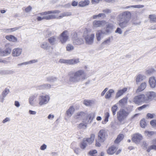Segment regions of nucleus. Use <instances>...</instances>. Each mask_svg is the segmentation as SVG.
Segmentation results:
<instances>
[{"label": "nucleus", "instance_id": "f257e3e1", "mask_svg": "<svg viewBox=\"0 0 156 156\" xmlns=\"http://www.w3.org/2000/svg\"><path fill=\"white\" fill-rule=\"evenodd\" d=\"M131 17V13L129 11H126L120 13L117 16L119 27L122 29L127 27Z\"/></svg>", "mask_w": 156, "mask_h": 156}, {"label": "nucleus", "instance_id": "f03ea898", "mask_svg": "<svg viewBox=\"0 0 156 156\" xmlns=\"http://www.w3.org/2000/svg\"><path fill=\"white\" fill-rule=\"evenodd\" d=\"M86 79V74L84 71L80 69L73 73L72 75L70 76L69 81L70 83L75 84Z\"/></svg>", "mask_w": 156, "mask_h": 156}, {"label": "nucleus", "instance_id": "7ed1b4c3", "mask_svg": "<svg viewBox=\"0 0 156 156\" xmlns=\"http://www.w3.org/2000/svg\"><path fill=\"white\" fill-rule=\"evenodd\" d=\"M60 11L58 10H54L51 11H49L43 12H42L39 13L38 15H40L43 16H37V21H41L43 20H49L52 19H55V16L54 15V14L59 13Z\"/></svg>", "mask_w": 156, "mask_h": 156}, {"label": "nucleus", "instance_id": "20e7f679", "mask_svg": "<svg viewBox=\"0 0 156 156\" xmlns=\"http://www.w3.org/2000/svg\"><path fill=\"white\" fill-rule=\"evenodd\" d=\"M90 32V30L89 29H85L83 37L85 40L86 43L87 44L91 45L94 42V35L93 34H89Z\"/></svg>", "mask_w": 156, "mask_h": 156}, {"label": "nucleus", "instance_id": "39448f33", "mask_svg": "<svg viewBox=\"0 0 156 156\" xmlns=\"http://www.w3.org/2000/svg\"><path fill=\"white\" fill-rule=\"evenodd\" d=\"M115 28L113 25L111 23H109L107 25V27L105 29V31H102L101 30H99L96 33V37L98 41H99L101 39L102 34H106L111 33L112 30Z\"/></svg>", "mask_w": 156, "mask_h": 156}, {"label": "nucleus", "instance_id": "423d86ee", "mask_svg": "<svg viewBox=\"0 0 156 156\" xmlns=\"http://www.w3.org/2000/svg\"><path fill=\"white\" fill-rule=\"evenodd\" d=\"M95 136V135L94 134H92L90 135V138H84L82 142L80 144V148L82 149H84L88 144H92L94 140Z\"/></svg>", "mask_w": 156, "mask_h": 156}, {"label": "nucleus", "instance_id": "0eeeda50", "mask_svg": "<svg viewBox=\"0 0 156 156\" xmlns=\"http://www.w3.org/2000/svg\"><path fill=\"white\" fill-rule=\"evenodd\" d=\"M129 112L126 109H122L117 112V118L120 122H122L128 116Z\"/></svg>", "mask_w": 156, "mask_h": 156}, {"label": "nucleus", "instance_id": "6e6552de", "mask_svg": "<svg viewBox=\"0 0 156 156\" xmlns=\"http://www.w3.org/2000/svg\"><path fill=\"white\" fill-rule=\"evenodd\" d=\"M50 97L49 95H40L39 96L38 101L39 105L40 106L46 104L49 101Z\"/></svg>", "mask_w": 156, "mask_h": 156}, {"label": "nucleus", "instance_id": "1a4fd4ad", "mask_svg": "<svg viewBox=\"0 0 156 156\" xmlns=\"http://www.w3.org/2000/svg\"><path fill=\"white\" fill-rule=\"evenodd\" d=\"M145 95L140 94L135 96L133 98V101L135 104L139 105L142 103L145 102Z\"/></svg>", "mask_w": 156, "mask_h": 156}, {"label": "nucleus", "instance_id": "9d476101", "mask_svg": "<svg viewBox=\"0 0 156 156\" xmlns=\"http://www.w3.org/2000/svg\"><path fill=\"white\" fill-rule=\"evenodd\" d=\"M156 97V93L153 91L147 92L145 95V102L148 103Z\"/></svg>", "mask_w": 156, "mask_h": 156}, {"label": "nucleus", "instance_id": "9b49d317", "mask_svg": "<svg viewBox=\"0 0 156 156\" xmlns=\"http://www.w3.org/2000/svg\"><path fill=\"white\" fill-rule=\"evenodd\" d=\"M73 43L74 45H80L83 43V41L82 38H79L76 33H74L72 37Z\"/></svg>", "mask_w": 156, "mask_h": 156}, {"label": "nucleus", "instance_id": "f8f14e48", "mask_svg": "<svg viewBox=\"0 0 156 156\" xmlns=\"http://www.w3.org/2000/svg\"><path fill=\"white\" fill-rule=\"evenodd\" d=\"M98 136L99 141L103 142L107 136V134L105 130L102 129L98 133Z\"/></svg>", "mask_w": 156, "mask_h": 156}, {"label": "nucleus", "instance_id": "ddd939ff", "mask_svg": "<svg viewBox=\"0 0 156 156\" xmlns=\"http://www.w3.org/2000/svg\"><path fill=\"white\" fill-rule=\"evenodd\" d=\"M59 39L61 43H65L69 39L68 32L65 31L61 33Z\"/></svg>", "mask_w": 156, "mask_h": 156}, {"label": "nucleus", "instance_id": "4468645a", "mask_svg": "<svg viewBox=\"0 0 156 156\" xmlns=\"http://www.w3.org/2000/svg\"><path fill=\"white\" fill-rule=\"evenodd\" d=\"M142 139V135L139 133L134 134L132 138V140L136 144L138 143Z\"/></svg>", "mask_w": 156, "mask_h": 156}, {"label": "nucleus", "instance_id": "2eb2a0df", "mask_svg": "<svg viewBox=\"0 0 156 156\" xmlns=\"http://www.w3.org/2000/svg\"><path fill=\"white\" fill-rule=\"evenodd\" d=\"M117 149V147L114 145H112L107 150V152L109 155H112L115 153Z\"/></svg>", "mask_w": 156, "mask_h": 156}, {"label": "nucleus", "instance_id": "dca6fc26", "mask_svg": "<svg viewBox=\"0 0 156 156\" xmlns=\"http://www.w3.org/2000/svg\"><path fill=\"white\" fill-rule=\"evenodd\" d=\"M105 24L104 21L94 20L93 22V27H100L103 26Z\"/></svg>", "mask_w": 156, "mask_h": 156}, {"label": "nucleus", "instance_id": "f3484780", "mask_svg": "<svg viewBox=\"0 0 156 156\" xmlns=\"http://www.w3.org/2000/svg\"><path fill=\"white\" fill-rule=\"evenodd\" d=\"M75 111V108L73 106H71L66 111V115L68 118H70L73 115Z\"/></svg>", "mask_w": 156, "mask_h": 156}, {"label": "nucleus", "instance_id": "a211bd4d", "mask_svg": "<svg viewBox=\"0 0 156 156\" xmlns=\"http://www.w3.org/2000/svg\"><path fill=\"white\" fill-rule=\"evenodd\" d=\"M146 79V77L144 75L139 74L136 75L135 77L136 83L137 84L139 83Z\"/></svg>", "mask_w": 156, "mask_h": 156}, {"label": "nucleus", "instance_id": "6ab92c4d", "mask_svg": "<svg viewBox=\"0 0 156 156\" xmlns=\"http://www.w3.org/2000/svg\"><path fill=\"white\" fill-rule=\"evenodd\" d=\"M9 90L7 88H5L2 93L1 95L0 96V101L2 103L4 102L5 98L9 93Z\"/></svg>", "mask_w": 156, "mask_h": 156}, {"label": "nucleus", "instance_id": "aec40b11", "mask_svg": "<svg viewBox=\"0 0 156 156\" xmlns=\"http://www.w3.org/2000/svg\"><path fill=\"white\" fill-rule=\"evenodd\" d=\"M149 83L151 87L154 88L156 85V81L155 77L153 76L150 77L149 78Z\"/></svg>", "mask_w": 156, "mask_h": 156}, {"label": "nucleus", "instance_id": "412c9836", "mask_svg": "<svg viewBox=\"0 0 156 156\" xmlns=\"http://www.w3.org/2000/svg\"><path fill=\"white\" fill-rule=\"evenodd\" d=\"M147 83L145 82H142L138 87L137 89L136 90V92L138 93L143 91L145 89Z\"/></svg>", "mask_w": 156, "mask_h": 156}, {"label": "nucleus", "instance_id": "4be33fe9", "mask_svg": "<svg viewBox=\"0 0 156 156\" xmlns=\"http://www.w3.org/2000/svg\"><path fill=\"white\" fill-rule=\"evenodd\" d=\"M72 13L70 12H65L60 14L59 16H58L54 14V16L56 18L55 19H60L62 18V17L64 16H71Z\"/></svg>", "mask_w": 156, "mask_h": 156}, {"label": "nucleus", "instance_id": "5701e85b", "mask_svg": "<svg viewBox=\"0 0 156 156\" xmlns=\"http://www.w3.org/2000/svg\"><path fill=\"white\" fill-rule=\"evenodd\" d=\"M127 90V88L125 87L118 90L116 93L115 98H118L122 95Z\"/></svg>", "mask_w": 156, "mask_h": 156}, {"label": "nucleus", "instance_id": "b1692460", "mask_svg": "<svg viewBox=\"0 0 156 156\" xmlns=\"http://www.w3.org/2000/svg\"><path fill=\"white\" fill-rule=\"evenodd\" d=\"M22 53V49L19 48H16L13 49L12 51V54L14 56H20Z\"/></svg>", "mask_w": 156, "mask_h": 156}, {"label": "nucleus", "instance_id": "393cba45", "mask_svg": "<svg viewBox=\"0 0 156 156\" xmlns=\"http://www.w3.org/2000/svg\"><path fill=\"white\" fill-rule=\"evenodd\" d=\"M152 145L149 147L147 150V151L148 152L152 149L156 150V139H154L152 140Z\"/></svg>", "mask_w": 156, "mask_h": 156}, {"label": "nucleus", "instance_id": "a878e982", "mask_svg": "<svg viewBox=\"0 0 156 156\" xmlns=\"http://www.w3.org/2000/svg\"><path fill=\"white\" fill-rule=\"evenodd\" d=\"M95 116L94 114L92 112L88 114L86 119L85 120L88 123H90Z\"/></svg>", "mask_w": 156, "mask_h": 156}, {"label": "nucleus", "instance_id": "bb28decb", "mask_svg": "<svg viewBox=\"0 0 156 156\" xmlns=\"http://www.w3.org/2000/svg\"><path fill=\"white\" fill-rule=\"evenodd\" d=\"M36 96L34 95H32L29 98V103L31 105L34 106L36 104L35 99Z\"/></svg>", "mask_w": 156, "mask_h": 156}, {"label": "nucleus", "instance_id": "cd10ccee", "mask_svg": "<svg viewBox=\"0 0 156 156\" xmlns=\"http://www.w3.org/2000/svg\"><path fill=\"white\" fill-rule=\"evenodd\" d=\"M79 59L78 58L67 59L66 64L69 65H73L79 63Z\"/></svg>", "mask_w": 156, "mask_h": 156}, {"label": "nucleus", "instance_id": "c85d7f7f", "mask_svg": "<svg viewBox=\"0 0 156 156\" xmlns=\"http://www.w3.org/2000/svg\"><path fill=\"white\" fill-rule=\"evenodd\" d=\"M5 38L8 40L12 42H16L17 41V38L13 35H9L5 36Z\"/></svg>", "mask_w": 156, "mask_h": 156}, {"label": "nucleus", "instance_id": "c756f323", "mask_svg": "<svg viewBox=\"0 0 156 156\" xmlns=\"http://www.w3.org/2000/svg\"><path fill=\"white\" fill-rule=\"evenodd\" d=\"M51 87V85L48 83L44 84L38 87V89L40 90L48 89H50Z\"/></svg>", "mask_w": 156, "mask_h": 156}, {"label": "nucleus", "instance_id": "7c9ffc66", "mask_svg": "<svg viewBox=\"0 0 156 156\" xmlns=\"http://www.w3.org/2000/svg\"><path fill=\"white\" fill-rule=\"evenodd\" d=\"M114 92V91L113 89H109L106 93L105 98L106 99H109L111 97L113 94Z\"/></svg>", "mask_w": 156, "mask_h": 156}, {"label": "nucleus", "instance_id": "2f4dec72", "mask_svg": "<svg viewBox=\"0 0 156 156\" xmlns=\"http://www.w3.org/2000/svg\"><path fill=\"white\" fill-rule=\"evenodd\" d=\"M40 47L45 50H48L50 49L51 46L49 45L46 42H42L41 44Z\"/></svg>", "mask_w": 156, "mask_h": 156}, {"label": "nucleus", "instance_id": "473e14b6", "mask_svg": "<svg viewBox=\"0 0 156 156\" xmlns=\"http://www.w3.org/2000/svg\"><path fill=\"white\" fill-rule=\"evenodd\" d=\"M57 37L56 36H53L50 37L48 39V42L52 45L55 44L56 42Z\"/></svg>", "mask_w": 156, "mask_h": 156}, {"label": "nucleus", "instance_id": "72a5a7b5", "mask_svg": "<svg viewBox=\"0 0 156 156\" xmlns=\"http://www.w3.org/2000/svg\"><path fill=\"white\" fill-rule=\"evenodd\" d=\"M90 3V1L88 0H84L78 3V5L80 7H84L88 5Z\"/></svg>", "mask_w": 156, "mask_h": 156}, {"label": "nucleus", "instance_id": "f704fd0d", "mask_svg": "<svg viewBox=\"0 0 156 156\" xmlns=\"http://www.w3.org/2000/svg\"><path fill=\"white\" fill-rule=\"evenodd\" d=\"M85 115V113L83 112H81L75 114L74 116V118L76 119H81Z\"/></svg>", "mask_w": 156, "mask_h": 156}, {"label": "nucleus", "instance_id": "c9c22d12", "mask_svg": "<svg viewBox=\"0 0 156 156\" xmlns=\"http://www.w3.org/2000/svg\"><path fill=\"white\" fill-rule=\"evenodd\" d=\"M38 61L37 59H34L30 61H29L25 62H24L20 64H18V66H20L22 65H26L28 64H31L32 63H35L37 62Z\"/></svg>", "mask_w": 156, "mask_h": 156}, {"label": "nucleus", "instance_id": "e433bc0d", "mask_svg": "<svg viewBox=\"0 0 156 156\" xmlns=\"http://www.w3.org/2000/svg\"><path fill=\"white\" fill-rule=\"evenodd\" d=\"M83 122H85V123L82 122L80 123L78 125V127L79 128L83 129H85L86 128L88 123L84 120H83Z\"/></svg>", "mask_w": 156, "mask_h": 156}, {"label": "nucleus", "instance_id": "4c0bfd02", "mask_svg": "<svg viewBox=\"0 0 156 156\" xmlns=\"http://www.w3.org/2000/svg\"><path fill=\"white\" fill-rule=\"evenodd\" d=\"M150 22L151 23H156V15L154 14L150 15L149 16Z\"/></svg>", "mask_w": 156, "mask_h": 156}, {"label": "nucleus", "instance_id": "58836bf2", "mask_svg": "<svg viewBox=\"0 0 156 156\" xmlns=\"http://www.w3.org/2000/svg\"><path fill=\"white\" fill-rule=\"evenodd\" d=\"M57 79V78L53 76H48L46 78V80L48 81L51 83L56 81Z\"/></svg>", "mask_w": 156, "mask_h": 156}, {"label": "nucleus", "instance_id": "ea45409f", "mask_svg": "<svg viewBox=\"0 0 156 156\" xmlns=\"http://www.w3.org/2000/svg\"><path fill=\"white\" fill-rule=\"evenodd\" d=\"M124 136L123 134H119L115 141V144H118L119 143L123 138Z\"/></svg>", "mask_w": 156, "mask_h": 156}, {"label": "nucleus", "instance_id": "a19ab883", "mask_svg": "<svg viewBox=\"0 0 156 156\" xmlns=\"http://www.w3.org/2000/svg\"><path fill=\"white\" fill-rule=\"evenodd\" d=\"M94 103V101L93 100H85L83 101V104L86 106H90Z\"/></svg>", "mask_w": 156, "mask_h": 156}, {"label": "nucleus", "instance_id": "79ce46f5", "mask_svg": "<svg viewBox=\"0 0 156 156\" xmlns=\"http://www.w3.org/2000/svg\"><path fill=\"white\" fill-rule=\"evenodd\" d=\"M144 7V5H132L129 6H127L125 8V9H127L130 8H142Z\"/></svg>", "mask_w": 156, "mask_h": 156}, {"label": "nucleus", "instance_id": "37998d69", "mask_svg": "<svg viewBox=\"0 0 156 156\" xmlns=\"http://www.w3.org/2000/svg\"><path fill=\"white\" fill-rule=\"evenodd\" d=\"M140 126L142 128H145L147 126V123L145 121V119H143L140 120Z\"/></svg>", "mask_w": 156, "mask_h": 156}, {"label": "nucleus", "instance_id": "c03bdc74", "mask_svg": "<svg viewBox=\"0 0 156 156\" xmlns=\"http://www.w3.org/2000/svg\"><path fill=\"white\" fill-rule=\"evenodd\" d=\"M144 133L148 137H150L151 136L155 134V132L151 131H145L144 132Z\"/></svg>", "mask_w": 156, "mask_h": 156}, {"label": "nucleus", "instance_id": "a18cd8bd", "mask_svg": "<svg viewBox=\"0 0 156 156\" xmlns=\"http://www.w3.org/2000/svg\"><path fill=\"white\" fill-rule=\"evenodd\" d=\"M53 34L52 31H51L47 30L45 33L44 35L46 37H48Z\"/></svg>", "mask_w": 156, "mask_h": 156}, {"label": "nucleus", "instance_id": "49530a36", "mask_svg": "<svg viewBox=\"0 0 156 156\" xmlns=\"http://www.w3.org/2000/svg\"><path fill=\"white\" fill-rule=\"evenodd\" d=\"M118 109V107L116 105H115L113 106L111 108V110L112 112V114L113 115L115 114L116 112Z\"/></svg>", "mask_w": 156, "mask_h": 156}, {"label": "nucleus", "instance_id": "de8ad7c7", "mask_svg": "<svg viewBox=\"0 0 156 156\" xmlns=\"http://www.w3.org/2000/svg\"><path fill=\"white\" fill-rule=\"evenodd\" d=\"M127 98H124L120 100L119 102L121 105H123L126 104L127 102Z\"/></svg>", "mask_w": 156, "mask_h": 156}, {"label": "nucleus", "instance_id": "09e8293b", "mask_svg": "<svg viewBox=\"0 0 156 156\" xmlns=\"http://www.w3.org/2000/svg\"><path fill=\"white\" fill-rule=\"evenodd\" d=\"M74 47L70 44H68L66 47V50L68 51H72L74 49Z\"/></svg>", "mask_w": 156, "mask_h": 156}, {"label": "nucleus", "instance_id": "8fccbe9b", "mask_svg": "<svg viewBox=\"0 0 156 156\" xmlns=\"http://www.w3.org/2000/svg\"><path fill=\"white\" fill-rule=\"evenodd\" d=\"M32 9V7L29 5L25 8L24 11L26 12L29 13L31 11Z\"/></svg>", "mask_w": 156, "mask_h": 156}, {"label": "nucleus", "instance_id": "3c124183", "mask_svg": "<svg viewBox=\"0 0 156 156\" xmlns=\"http://www.w3.org/2000/svg\"><path fill=\"white\" fill-rule=\"evenodd\" d=\"M5 75L12 74L14 73L13 71L9 69L5 70Z\"/></svg>", "mask_w": 156, "mask_h": 156}, {"label": "nucleus", "instance_id": "603ef678", "mask_svg": "<svg viewBox=\"0 0 156 156\" xmlns=\"http://www.w3.org/2000/svg\"><path fill=\"white\" fill-rule=\"evenodd\" d=\"M110 39L108 38L105 41L102 43L103 45H108L110 44Z\"/></svg>", "mask_w": 156, "mask_h": 156}, {"label": "nucleus", "instance_id": "864d4df0", "mask_svg": "<svg viewBox=\"0 0 156 156\" xmlns=\"http://www.w3.org/2000/svg\"><path fill=\"white\" fill-rule=\"evenodd\" d=\"M115 32L116 33H118L119 34H121L122 33V31L120 28L117 27L116 30L115 31Z\"/></svg>", "mask_w": 156, "mask_h": 156}, {"label": "nucleus", "instance_id": "5fc2aeb1", "mask_svg": "<svg viewBox=\"0 0 156 156\" xmlns=\"http://www.w3.org/2000/svg\"><path fill=\"white\" fill-rule=\"evenodd\" d=\"M97 153V151L96 150H93L90 151H89V154L90 155L92 156H94V154H96Z\"/></svg>", "mask_w": 156, "mask_h": 156}, {"label": "nucleus", "instance_id": "6e6d98bb", "mask_svg": "<svg viewBox=\"0 0 156 156\" xmlns=\"http://www.w3.org/2000/svg\"><path fill=\"white\" fill-rule=\"evenodd\" d=\"M0 54L2 56L7 55L5 50H3L1 49H0Z\"/></svg>", "mask_w": 156, "mask_h": 156}, {"label": "nucleus", "instance_id": "4d7b16f0", "mask_svg": "<svg viewBox=\"0 0 156 156\" xmlns=\"http://www.w3.org/2000/svg\"><path fill=\"white\" fill-rule=\"evenodd\" d=\"M151 125L154 127H156V120H153L150 122Z\"/></svg>", "mask_w": 156, "mask_h": 156}, {"label": "nucleus", "instance_id": "13d9d810", "mask_svg": "<svg viewBox=\"0 0 156 156\" xmlns=\"http://www.w3.org/2000/svg\"><path fill=\"white\" fill-rule=\"evenodd\" d=\"M102 12H103V13L105 14H108L111 12V10L108 9H104L102 10Z\"/></svg>", "mask_w": 156, "mask_h": 156}, {"label": "nucleus", "instance_id": "bf43d9fd", "mask_svg": "<svg viewBox=\"0 0 156 156\" xmlns=\"http://www.w3.org/2000/svg\"><path fill=\"white\" fill-rule=\"evenodd\" d=\"M99 19H103L106 17V15L104 13H100L98 14Z\"/></svg>", "mask_w": 156, "mask_h": 156}, {"label": "nucleus", "instance_id": "052dcab7", "mask_svg": "<svg viewBox=\"0 0 156 156\" xmlns=\"http://www.w3.org/2000/svg\"><path fill=\"white\" fill-rule=\"evenodd\" d=\"M153 70L152 69H149L146 71V74L147 75H149L151 74L153 72Z\"/></svg>", "mask_w": 156, "mask_h": 156}, {"label": "nucleus", "instance_id": "680f3d73", "mask_svg": "<svg viewBox=\"0 0 156 156\" xmlns=\"http://www.w3.org/2000/svg\"><path fill=\"white\" fill-rule=\"evenodd\" d=\"M74 151L76 154H78L80 152V149L79 148H76L74 149Z\"/></svg>", "mask_w": 156, "mask_h": 156}, {"label": "nucleus", "instance_id": "e2e57ef3", "mask_svg": "<svg viewBox=\"0 0 156 156\" xmlns=\"http://www.w3.org/2000/svg\"><path fill=\"white\" fill-rule=\"evenodd\" d=\"M21 27H17L14 28H10L11 32H12L14 31H16L18 29H19Z\"/></svg>", "mask_w": 156, "mask_h": 156}, {"label": "nucleus", "instance_id": "0e129e2a", "mask_svg": "<svg viewBox=\"0 0 156 156\" xmlns=\"http://www.w3.org/2000/svg\"><path fill=\"white\" fill-rule=\"evenodd\" d=\"M47 145L45 144H43L40 147V149L41 150H44L46 149L47 148Z\"/></svg>", "mask_w": 156, "mask_h": 156}, {"label": "nucleus", "instance_id": "69168bd1", "mask_svg": "<svg viewBox=\"0 0 156 156\" xmlns=\"http://www.w3.org/2000/svg\"><path fill=\"white\" fill-rule=\"evenodd\" d=\"M155 115L154 114H151L148 113L147 114V117L148 118L152 119Z\"/></svg>", "mask_w": 156, "mask_h": 156}, {"label": "nucleus", "instance_id": "338daca9", "mask_svg": "<svg viewBox=\"0 0 156 156\" xmlns=\"http://www.w3.org/2000/svg\"><path fill=\"white\" fill-rule=\"evenodd\" d=\"M108 90V88H106L103 91L101 92V96H104L106 92Z\"/></svg>", "mask_w": 156, "mask_h": 156}, {"label": "nucleus", "instance_id": "774afa93", "mask_svg": "<svg viewBox=\"0 0 156 156\" xmlns=\"http://www.w3.org/2000/svg\"><path fill=\"white\" fill-rule=\"evenodd\" d=\"M5 51L6 52V53L7 54V55L8 54H9L11 52V49L10 48H6Z\"/></svg>", "mask_w": 156, "mask_h": 156}]
</instances>
